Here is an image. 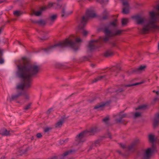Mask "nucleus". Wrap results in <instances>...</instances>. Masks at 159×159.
Wrapping results in <instances>:
<instances>
[{"label": "nucleus", "mask_w": 159, "mask_h": 159, "mask_svg": "<svg viewBox=\"0 0 159 159\" xmlns=\"http://www.w3.org/2000/svg\"><path fill=\"white\" fill-rule=\"evenodd\" d=\"M22 64L17 66L19 77L23 80V83L18 85V89L23 90L30 89L32 86V77L37 75L40 70V66L31 64L30 60L25 57H22Z\"/></svg>", "instance_id": "obj_1"}, {"label": "nucleus", "mask_w": 159, "mask_h": 159, "mask_svg": "<svg viewBox=\"0 0 159 159\" xmlns=\"http://www.w3.org/2000/svg\"><path fill=\"white\" fill-rule=\"evenodd\" d=\"M122 31L121 30H116L114 33H113L107 27H106L104 30V32L105 35V37H100L99 39L91 40L89 43L88 48L90 51L93 50L101 46L102 42H107L110 37L120 35Z\"/></svg>", "instance_id": "obj_2"}, {"label": "nucleus", "mask_w": 159, "mask_h": 159, "mask_svg": "<svg viewBox=\"0 0 159 159\" xmlns=\"http://www.w3.org/2000/svg\"><path fill=\"white\" fill-rule=\"evenodd\" d=\"M81 40L80 38H77L75 42H74L69 39L67 38L64 41L59 42L53 45L48 47V48H45L44 50L46 52H48L55 49L57 48H62L67 46H69L72 48L75 51H76L80 46L79 43L81 42Z\"/></svg>", "instance_id": "obj_3"}, {"label": "nucleus", "mask_w": 159, "mask_h": 159, "mask_svg": "<svg viewBox=\"0 0 159 159\" xmlns=\"http://www.w3.org/2000/svg\"><path fill=\"white\" fill-rule=\"evenodd\" d=\"M96 14L94 11H87L85 15L83 16L80 20V23L78 27V32L82 33L83 35L86 36L88 33V31L83 30L87 24L89 20L96 17Z\"/></svg>", "instance_id": "obj_4"}, {"label": "nucleus", "mask_w": 159, "mask_h": 159, "mask_svg": "<svg viewBox=\"0 0 159 159\" xmlns=\"http://www.w3.org/2000/svg\"><path fill=\"white\" fill-rule=\"evenodd\" d=\"M151 17V20L149 21L148 24L145 25L143 27L142 29V33L145 34L151 29H157L158 26L155 24L157 18L156 14L153 12H151L149 13Z\"/></svg>", "instance_id": "obj_5"}, {"label": "nucleus", "mask_w": 159, "mask_h": 159, "mask_svg": "<svg viewBox=\"0 0 159 159\" xmlns=\"http://www.w3.org/2000/svg\"><path fill=\"white\" fill-rule=\"evenodd\" d=\"M87 132L84 130L77 135L75 138V141L78 143L84 142L85 141L84 137L88 136L86 134Z\"/></svg>", "instance_id": "obj_6"}, {"label": "nucleus", "mask_w": 159, "mask_h": 159, "mask_svg": "<svg viewBox=\"0 0 159 159\" xmlns=\"http://www.w3.org/2000/svg\"><path fill=\"white\" fill-rule=\"evenodd\" d=\"M142 83H137L135 84H131L126 85H121L118 87V89H116L115 90L116 93H120L124 91L126 89L127 87H129L133 86L136 85L138 84H141Z\"/></svg>", "instance_id": "obj_7"}, {"label": "nucleus", "mask_w": 159, "mask_h": 159, "mask_svg": "<svg viewBox=\"0 0 159 159\" xmlns=\"http://www.w3.org/2000/svg\"><path fill=\"white\" fill-rule=\"evenodd\" d=\"M126 116L127 114H122L121 113H120L115 116V121L117 123H120L124 124V121L122 120V119L126 117Z\"/></svg>", "instance_id": "obj_8"}, {"label": "nucleus", "mask_w": 159, "mask_h": 159, "mask_svg": "<svg viewBox=\"0 0 159 159\" xmlns=\"http://www.w3.org/2000/svg\"><path fill=\"white\" fill-rule=\"evenodd\" d=\"M155 148L154 145L152 144V148H148L146 151L145 154L144 155V157L145 159H149L151 154L153 153L154 151Z\"/></svg>", "instance_id": "obj_9"}, {"label": "nucleus", "mask_w": 159, "mask_h": 159, "mask_svg": "<svg viewBox=\"0 0 159 159\" xmlns=\"http://www.w3.org/2000/svg\"><path fill=\"white\" fill-rule=\"evenodd\" d=\"M98 128L97 127H94L91 128L89 130H85L87 132V136L94 135L95 133L98 131Z\"/></svg>", "instance_id": "obj_10"}, {"label": "nucleus", "mask_w": 159, "mask_h": 159, "mask_svg": "<svg viewBox=\"0 0 159 159\" xmlns=\"http://www.w3.org/2000/svg\"><path fill=\"white\" fill-rule=\"evenodd\" d=\"M132 18L137 21L138 24H142L144 21V19L139 15L133 16H132Z\"/></svg>", "instance_id": "obj_11"}, {"label": "nucleus", "mask_w": 159, "mask_h": 159, "mask_svg": "<svg viewBox=\"0 0 159 159\" xmlns=\"http://www.w3.org/2000/svg\"><path fill=\"white\" fill-rule=\"evenodd\" d=\"M123 10H129L131 9L128 1L126 0H123L122 2Z\"/></svg>", "instance_id": "obj_12"}, {"label": "nucleus", "mask_w": 159, "mask_h": 159, "mask_svg": "<svg viewBox=\"0 0 159 159\" xmlns=\"http://www.w3.org/2000/svg\"><path fill=\"white\" fill-rule=\"evenodd\" d=\"M146 67L145 66H140L134 69L133 72L136 73H139L142 71L144 70Z\"/></svg>", "instance_id": "obj_13"}, {"label": "nucleus", "mask_w": 159, "mask_h": 159, "mask_svg": "<svg viewBox=\"0 0 159 159\" xmlns=\"http://www.w3.org/2000/svg\"><path fill=\"white\" fill-rule=\"evenodd\" d=\"M73 12L71 11H61V14L62 17L65 18L71 14Z\"/></svg>", "instance_id": "obj_14"}, {"label": "nucleus", "mask_w": 159, "mask_h": 159, "mask_svg": "<svg viewBox=\"0 0 159 159\" xmlns=\"http://www.w3.org/2000/svg\"><path fill=\"white\" fill-rule=\"evenodd\" d=\"M139 139L135 140L134 143L129 146V150L130 151L134 150L135 148L136 144L139 142Z\"/></svg>", "instance_id": "obj_15"}, {"label": "nucleus", "mask_w": 159, "mask_h": 159, "mask_svg": "<svg viewBox=\"0 0 159 159\" xmlns=\"http://www.w3.org/2000/svg\"><path fill=\"white\" fill-rule=\"evenodd\" d=\"M121 67L119 66H113L110 69L111 71L116 73V74L115 75V76L117 75V74L119 73Z\"/></svg>", "instance_id": "obj_16"}, {"label": "nucleus", "mask_w": 159, "mask_h": 159, "mask_svg": "<svg viewBox=\"0 0 159 159\" xmlns=\"http://www.w3.org/2000/svg\"><path fill=\"white\" fill-rule=\"evenodd\" d=\"M114 53V52L111 49L106 51L104 54V56L105 57H109L112 56Z\"/></svg>", "instance_id": "obj_17"}, {"label": "nucleus", "mask_w": 159, "mask_h": 159, "mask_svg": "<svg viewBox=\"0 0 159 159\" xmlns=\"http://www.w3.org/2000/svg\"><path fill=\"white\" fill-rule=\"evenodd\" d=\"M57 14H50L48 18V20L53 23L55 20L57 19Z\"/></svg>", "instance_id": "obj_18"}, {"label": "nucleus", "mask_w": 159, "mask_h": 159, "mask_svg": "<svg viewBox=\"0 0 159 159\" xmlns=\"http://www.w3.org/2000/svg\"><path fill=\"white\" fill-rule=\"evenodd\" d=\"M0 134L3 136H8L10 134V131L6 129L3 128L0 130Z\"/></svg>", "instance_id": "obj_19"}, {"label": "nucleus", "mask_w": 159, "mask_h": 159, "mask_svg": "<svg viewBox=\"0 0 159 159\" xmlns=\"http://www.w3.org/2000/svg\"><path fill=\"white\" fill-rule=\"evenodd\" d=\"M107 104V103H102L101 104H98L95 106L94 109H98V111L102 110L103 109L104 106Z\"/></svg>", "instance_id": "obj_20"}, {"label": "nucleus", "mask_w": 159, "mask_h": 159, "mask_svg": "<svg viewBox=\"0 0 159 159\" xmlns=\"http://www.w3.org/2000/svg\"><path fill=\"white\" fill-rule=\"evenodd\" d=\"M22 93L21 92H19L18 94L15 95H12L11 98L10 99V102L17 99L19 97L21 96Z\"/></svg>", "instance_id": "obj_21"}, {"label": "nucleus", "mask_w": 159, "mask_h": 159, "mask_svg": "<svg viewBox=\"0 0 159 159\" xmlns=\"http://www.w3.org/2000/svg\"><path fill=\"white\" fill-rule=\"evenodd\" d=\"M65 120V119L63 118L55 124V127L56 128H61Z\"/></svg>", "instance_id": "obj_22"}, {"label": "nucleus", "mask_w": 159, "mask_h": 159, "mask_svg": "<svg viewBox=\"0 0 159 159\" xmlns=\"http://www.w3.org/2000/svg\"><path fill=\"white\" fill-rule=\"evenodd\" d=\"M33 22L38 24L40 25H45L46 24V22L45 20H34L33 21Z\"/></svg>", "instance_id": "obj_23"}, {"label": "nucleus", "mask_w": 159, "mask_h": 159, "mask_svg": "<svg viewBox=\"0 0 159 159\" xmlns=\"http://www.w3.org/2000/svg\"><path fill=\"white\" fill-rule=\"evenodd\" d=\"M33 11V12L30 13V15L31 16H33L34 15L36 16H40L42 13L43 11Z\"/></svg>", "instance_id": "obj_24"}, {"label": "nucleus", "mask_w": 159, "mask_h": 159, "mask_svg": "<svg viewBox=\"0 0 159 159\" xmlns=\"http://www.w3.org/2000/svg\"><path fill=\"white\" fill-rule=\"evenodd\" d=\"M157 118L154 120L153 125L154 127L157 126L159 124V113L157 114Z\"/></svg>", "instance_id": "obj_25"}, {"label": "nucleus", "mask_w": 159, "mask_h": 159, "mask_svg": "<svg viewBox=\"0 0 159 159\" xmlns=\"http://www.w3.org/2000/svg\"><path fill=\"white\" fill-rule=\"evenodd\" d=\"M105 77V75L100 76H98L96 78L94 79L92 81L93 83L96 82L98 80H102L103 78Z\"/></svg>", "instance_id": "obj_26"}, {"label": "nucleus", "mask_w": 159, "mask_h": 159, "mask_svg": "<svg viewBox=\"0 0 159 159\" xmlns=\"http://www.w3.org/2000/svg\"><path fill=\"white\" fill-rule=\"evenodd\" d=\"M148 139L149 141L152 143V144L155 141L154 136L152 134H150L148 136Z\"/></svg>", "instance_id": "obj_27"}, {"label": "nucleus", "mask_w": 159, "mask_h": 159, "mask_svg": "<svg viewBox=\"0 0 159 159\" xmlns=\"http://www.w3.org/2000/svg\"><path fill=\"white\" fill-rule=\"evenodd\" d=\"M100 141L99 140H98L96 141L95 142L93 143L92 145L89 148V149H92V147L93 146H95L96 147H97L98 146H99L100 145Z\"/></svg>", "instance_id": "obj_28"}, {"label": "nucleus", "mask_w": 159, "mask_h": 159, "mask_svg": "<svg viewBox=\"0 0 159 159\" xmlns=\"http://www.w3.org/2000/svg\"><path fill=\"white\" fill-rule=\"evenodd\" d=\"M13 13L15 16L18 17L22 15L23 12L21 11H15Z\"/></svg>", "instance_id": "obj_29"}, {"label": "nucleus", "mask_w": 159, "mask_h": 159, "mask_svg": "<svg viewBox=\"0 0 159 159\" xmlns=\"http://www.w3.org/2000/svg\"><path fill=\"white\" fill-rule=\"evenodd\" d=\"M32 105L31 103H29L26 105L23 108L24 110L25 111H27L31 108V106Z\"/></svg>", "instance_id": "obj_30"}, {"label": "nucleus", "mask_w": 159, "mask_h": 159, "mask_svg": "<svg viewBox=\"0 0 159 159\" xmlns=\"http://www.w3.org/2000/svg\"><path fill=\"white\" fill-rule=\"evenodd\" d=\"M75 151L74 150H70L65 152L62 155L63 157H65L71 153L72 152H74Z\"/></svg>", "instance_id": "obj_31"}, {"label": "nucleus", "mask_w": 159, "mask_h": 159, "mask_svg": "<svg viewBox=\"0 0 159 159\" xmlns=\"http://www.w3.org/2000/svg\"><path fill=\"white\" fill-rule=\"evenodd\" d=\"M108 13L106 11H104L103 13L102 19H107L108 18Z\"/></svg>", "instance_id": "obj_32"}, {"label": "nucleus", "mask_w": 159, "mask_h": 159, "mask_svg": "<svg viewBox=\"0 0 159 159\" xmlns=\"http://www.w3.org/2000/svg\"><path fill=\"white\" fill-rule=\"evenodd\" d=\"M146 108V106L145 105H142L139 106L137 108H136V110H138L139 109H143L144 110Z\"/></svg>", "instance_id": "obj_33"}, {"label": "nucleus", "mask_w": 159, "mask_h": 159, "mask_svg": "<svg viewBox=\"0 0 159 159\" xmlns=\"http://www.w3.org/2000/svg\"><path fill=\"white\" fill-rule=\"evenodd\" d=\"M122 25H124L128 23V19L126 18H123L121 21Z\"/></svg>", "instance_id": "obj_34"}, {"label": "nucleus", "mask_w": 159, "mask_h": 159, "mask_svg": "<svg viewBox=\"0 0 159 159\" xmlns=\"http://www.w3.org/2000/svg\"><path fill=\"white\" fill-rule=\"evenodd\" d=\"M109 120V117L108 116H107L105 117L102 119V121L103 122H105L106 124H107L108 123V121Z\"/></svg>", "instance_id": "obj_35"}, {"label": "nucleus", "mask_w": 159, "mask_h": 159, "mask_svg": "<svg viewBox=\"0 0 159 159\" xmlns=\"http://www.w3.org/2000/svg\"><path fill=\"white\" fill-rule=\"evenodd\" d=\"M52 128L50 127H46L44 129V132L45 133L47 132L52 129Z\"/></svg>", "instance_id": "obj_36"}, {"label": "nucleus", "mask_w": 159, "mask_h": 159, "mask_svg": "<svg viewBox=\"0 0 159 159\" xmlns=\"http://www.w3.org/2000/svg\"><path fill=\"white\" fill-rule=\"evenodd\" d=\"M116 89H114V88H111L109 89H108V92L109 93H112L116 92L115 90Z\"/></svg>", "instance_id": "obj_37"}, {"label": "nucleus", "mask_w": 159, "mask_h": 159, "mask_svg": "<svg viewBox=\"0 0 159 159\" xmlns=\"http://www.w3.org/2000/svg\"><path fill=\"white\" fill-rule=\"evenodd\" d=\"M141 116V114L139 112H136L135 114L134 117L135 118H137Z\"/></svg>", "instance_id": "obj_38"}, {"label": "nucleus", "mask_w": 159, "mask_h": 159, "mask_svg": "<svg viewBox=\"0 0 159 159\" xmlns=\"http://www.w3.org/2000/svg\"><path fill=\"white\" fill-rule=\"evenodd\" d=\"M116 21H117V20H115V21H113V22H111L110 23V24L111 25H113L114 26L116 27Z\"/></svg>", "instance_id": "obj_39"}, {"label": "nucleus", "mask_w": 159, "mask_h": 159, "mask_svg": "<svg viewBox=\"0 0 159 159\" xmlns=\"http://www.w3.org/2000/svg\"><path fill=\"white\" fill-rule=\"evenodd\" d=\"M154 9L157 10H159V4L153 6Z\"/></svg>", "instance_id": "obj_40"}, {"label": "nucleus", "mask_w": 159, "mask_h": 159, "mask_svg": "<svg viewBox=\"0 0 159 159\" xmlns=\"http://www.w3.org/2000/svg\"><path fill=\"white\" fill-rule=\"evenodd\" d=\"M36 136L38 138H40L42 137V135L41 133H38L37 134Z\"/></svg>", "instance_id": "obj_41"}, {"label": "nucleus", "mask_w": 159, "mask_h": 159, "mask_svg": "<svg viewBox=\"0 0 159 159\" xmlns=\"http://www.w3.org/2000/svg\"><path fill=\"white\" fill-rule=\"evenodd\" d=\"M24 96L25 97V98L29 100V95L28 94L25 93L24 94Z\"/></svg>", "instance_id": "obj_42"}, {"label": "nucleus", "mask_w": 159, "mask_h": 159, "mask_svg": "<svg viewBox=\"0 0 159 159\" xmlns=\"http://www.w3.org/2000/svg\"><path fill=\"white\" fill-rule=\"evenodd\" d=\"M122 12L124 14H128L129 13V11H122Z\"/></svg>", "instance_id": "obj_43"}, {"label": "nucleus", "mask_w": 159, "mask_h": 159, "mask_svg": "<svg viewBox=\"0 0 159 159\" xmlns=\"http://www.w3.org/2000/svg\"><path fill=\"white\" fill-rule=\"evenodd\" d=\"M39 38L41 40H43V41L46 40L48 39V37H44L42 38Z\"/></svg>", "instance_id": "obj_44"}, {"label": "nucleus", "mask_w": 159, "mask_h": 159, "mask_svg": "<svg viewBox=\"0 0 159 159\" xmlns=\"http://www.w3.org/2000/svg\"><path fill=\"white\" fill-rule=\"evenodd\" d=\"M48 8L46 6H43L40 8V10H43L44 9H48Z\"/></svg>", "instance_id": "obj_45"}, {"label": "nucleus", "mask_w": 159, "mask_h": 159, "mask_svg": "<svg viewBox=\"0 0 159 159\" xmlns=\"http://www.w3.org/2000/svg\"><path fill=\"white\" fill-rule=\"evenodd\" d=\"M52 110V108H50L47 111V113L48 114H50Z\"/></svg>", "instance_id": "obj_46"}, {"label": "nucleus", "mask_w": 159, "mask_h": 159, "mask_svg": "<svg viewBox=\"0 0 159 159\" xmlns=\"http://www.w3.org/2000/svg\"><path fill=\"white\" fill-rule=\"evenodd\" d=\"M4 28V25H2L0 27V34L1 33L2 30H3Z\"/></svg>", "instance_id": "obj_47"}, {"label": "nucleus", "mask_w": 159, "mask_h": 159, "mask_svg": "<svg viewBox=\"0 0 159 159\" xmlns=\"http://www.w3.org/2000/svg\"><path fill=\"white\" fill-rule=\"evenodd\" d=\"M53 3H50L48 4V7H50L53 6Z\"/></svg>", "instance_id": "obj_48"}, {"label": "nucleus", "mask_w": 159, "mask_h": 159, "mask_svg": "<svg viewBox=\"0 0 159 159\" xmlns=\"http://www.w3.org/2000/svg\"><path fill=\"white\" fill-rule=\"evenodd\" d=\"M4 60L0 58V64H3L4 63Z\"/></svg>", "instance_id": "obj_49"}, {"label": "nucleus", "mask_w": 159, "mask_h": 159, "mask_svg": "<svg viewBox=\"0 0 159 159\" xmlns=\"http://www.w3.org/2000/svg\"><path fill=\"white\" fill-rule=\"evenodd\" d=\"M120 146L123 148H125V145L124 144H120Z\"/></svg>", "instance_id": "obj_50"}, {"label": "nucleus", "mask_w": 159, "mask_h": 159, "mask_svg": "<svg viewBox=\"0 0 159 159\" xmlns=\"http://www.w3.org/2000/svg\"><path fill=\"white\" fill-rule=\"evenodd\" d=\"M111 44L113 47H115L116 46V44L115 43H112Z\"/></svg>", "instance_id": "obj_51"}, {"label": "nucleus", "mask_w": 159, "mask_h": 159, "mask_svg": "<svg viewBox=\"0 0 159 159\" xmlns=\"http://www.w3.org/2000/svg\"><path fill=\"white\" fill-rule=\"evenodd\" d=\"M57 157L56 156H54L50 159H57Z\"/></svg>", "instance_id": "obj_52"}, {"label": "nucleus", "mask_w": 159, "mask_h": 159, "mask_svg": "<svg viewBox=\"0 0 159 159\" xmlns=\"http://www.w3.org/2000/svg\"><path fill=\"white\" fill-rule=\"evenodd\" d=\"M98 2L101 3H102L103 2V0H98Z\"/></svg>", "instance_id": "obj_53"}, {"label": "nucleus", "mask_w": 159, "mask_h": 159, "mask_svg": "<svg viewBox=\"0 0 159 159\" xmlns=\"http://www.w3.org/2000/svg\"><path fill=\"white\" fill-rule=\"evenodd\" d=\"M5 159V157L4 156H3L0 159Z\"/></svg>", "instance_id": "obj_54"}, {"label": "nucleus", "mask_w": 159, "mask_h": 159, "mask_svg": "<svg viewBox=\"0 0 159 159\" xmlns=\"http://www.w3.org/2000/svg\"><path fill=\"white\" fill-rule=\"evenodd\" d=\"M64 142H65V140H62L61 141V144H62V143H63Z\"/></svg>", "instance_id": "obj_55"}, {"label": "nucleus", "mask_w": 159, "mask_h": 159, "mask_svg": "<svg viewBox=\"0 0 159 159\" xmlns=\"http://www.w3.org/2000/svg\"><path fill=\"white\" fill-rule=\"evenodd\" d=\"M91 66L92 67H94L95 66V65L94 64H91Z\"/></svg>", "instance_id": "obj_56"}, {"label": "nucleus", "mask_w": 159, "mask_h": 159, "mask_svg": "<svg viewBox=\"0 0 159 159\" xmlns=\"http://www.w3.org/2000/svg\"><path fill=\"white\" fill-rule=\"evenodd\" d=\"M117 152H118L120 154H121V152L120 151H119V150H117Z\"/></svg>", "instance_id": "obj_57"}, {"label": "nucleus", "mask_w": 159, "mask_h": 159, "mask_svg": "<svg viewBox=\"0 0 159 159\" xmlns=\"http://www.w3.org/2000/svg\"><path fill=\"white\" fill-rule=\"evenodd\" d=\"M84 59H85V60H88V58L87 57H84Z\"/></svg>", "instance_id": "obj_58"}, {"label": "nucleus", "mask_w": 159, "mask_h": 159, "mask_svg": "<svg viewBox=\"0 0 159 159\" xmlns=\"http://www.w3.org/2000/svg\"><path fill=\"white\" fill-rule=\"evenodd\" d=\"M39 33H40V34H42V33H43V32L40 31V32H39Z\"/></svg>", "instance_id": "obj_59"}, {"label": "nucleus", "mask_w": 159, "mask_h": 159, "mask_svg": "<svg viewBox=\"0 0 159 159\" xmlns=\"http://www.w3.org/2000/svg\"><path fill=\"white\" fill-rule=\"evenodd\" d=\"M156 93L157 94H158V91H157L156 92Z\"/></svg>", "instance_id": "obj_60"}, {"label": "nucleus", "mask_w": 159, "mask_h": 159, "mask_svg": "<svg viewBox=\"0 0 159 159\" xmlns=\"http://www.w3.org/2000/svg\"><path fill=\"white\" fill-rule=\"evenodd\" d=\"M158 49L159 51V43H158Z\"/></svg>", "instance_id": "obj_61"}, {"label": "nucleus", "mask_w": 159, "mask_h": 159, "mask_svg": "<svg viewBox=\"0 0 159 159\" xmlns=\"http://www.w3.org/2000/svg\"><path fill=\"white\" fill-rule=\"evenodd\" d=\"M109 137L111 139V135H110L109 136Z\"/></svg>", "instance_id": "obj_62"}, {"label": "nucleus", "mask_w": 159, "mask_h": 159, "mask_svg": "<svg viewBox=\"0 0 159 159\" xmlns=\"http://www.w3.org/2000/svg\"><path fill=\"white\" fill-rule=\"evenodd\" d=\"M2 1H0V3H2Z\"/></svg>", "instance_id": "obj_63"}, {"label": "nucleus", "mask_w": 159, "mask_h": 159, "mask_svg": "<svg viewBox=\"0 0 159 159\" xmlns=\"http://www.w3.org/2000/svg\"><path fill=\"white\" fill-rule=\"evenodd\" d=\"M157 29H159V26H158V27L157 28Z\"/></svg>", "instance_id": "obj_64"}]
</instances>
